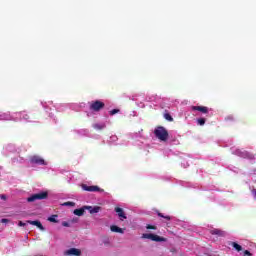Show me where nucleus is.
I'll use <instances>...</instances> for the list:
<instances>
[{
  "instance_id": "9d476101",
  "label": "nucleus",
  "mask_w": 256,
  "mask_h": 256,
  "mask_svg": "<svg viewBox=\"0 0 256 256\" xmlns=\"http://www.w3.org/2000/svg\"><path fill=\"white\" fill-rule=\"evenodd\" d=\"M191 109L193 111H199L200 113H203L204 115H207V113H209V108L207 106H191Z\"/></svg>"
},
{
  "instance_id": "72a5a7b5",
  "label": "nucleus",
  "mask_w": 256,
  "mask_h": 256,
  "mask_svg": "<svg viewBox=\"0 0 256 256\" xmlns=\"http://www.w3.org/2000/svg\"><path fill=\"white\" fill-rule=\"evenodd\" d=\"M146 229H157V227L148 224V225L146 226Z\"/></svg>"
},
{
  "instance_id": "f257e3e1",
  "label": "nucleus",
  "mask_w": 256,
  "mask_h": 256,
  "mask_svg": "<svg viewBox=\"0 0 256 256\" xmlns=\"http://www.w3.org/2000/svg\"><path fill=\"white\" fill-rule=\"evenodd\" d=\"M10 121H25L26 123H32L31 116L27 113V111L20 112H10Z\"/></svg>"
},
{
  "instance_id": "cd10ccee",
  "label": "nucleus",
  "mask_w": 256,
  "mask_h": 256,
  "mask_svg": "<svg viewBox=\"0 0 256 256\" xmlns=\"http://www.w3.org/2000/svg\"><path fill=\"white\" fill-rule=\"evenodd\" d=\"M79 135H89V130L82 129L78 131Z\"/></svg>"
},
{
  "instance_id": "4468645a",
  "label": "nucleus",
  "mask_w": 256,
  "mask_h": 256,
  "mask_svg": "<svg viewBox=\"0 0 256 256\" xmlns=\"http://www.w3.org/2000/svg\"><path fill=\"white\" fill-rule=\"evenodd\" d=\"M210 233L211 235H217V237H225L227 235V232L217 228L210 230Z\"/></svg>"
},
{
  "instance_id": "a211bd4d",
  "label": "nucleus",
  "mask_w": 256,
  "mask_h": 256,
  "mask_svg": "<svg viewBox=\"0 0 256 256\" xmlns=\"http://www.w3.org/2000/svg\"><path fill=\"white\" fill-rule=\"evenodd\" d=\"M11 112H0V121H10Z\"/></svg>"
},
{
  "instance_id": "6e6552de",
  "label": "nucleus",
  "mask_w": 256,
  "mask_h": 256,
  "mask_svg": "<svg viewBox=\"0 0 256 256\" xmlns=\"http://www.w3.org/2000/svg\"><path fill=\"white\" fill-rule=\"evenodd\" d=\"M81 253H82L81 249H79V248H70V249L64 251L65 256H71V255L81 256Z\"/></svg>"
},
{
  "instance_id": "2f4dec72",
  "label": "nucleus",
  "mask_w": 256,
  "mask_h": 256,
  "mask_svg": "<svg viewBox=\"0 0 256 256\" xmlns=\"http://www.w3.org/2000/svg\"><path fill=\"white\" fill-rule=\"evenodd\" d=\"M0 199H2L3 201H6L7 196L5 194H0Z\"/></svg>"
},
{
  "instance_id": "4c0bfd02",
  "label": "nucleus",
  "mask_w": 256,
  "mask_h": 256,
  "mask_svg": "<svg viewBox=\"0 0 256 256\" xmlns=\"http://www.w3.org/2000/svg\"><path fill=\"white\" fill-rule=\"evenodd\" d=\"M1 223H9V219L3 218V219L1 220Z\"/></svg>"
},
{
  "instance_id": "20e7f679",
  "label": "nucleus",
  "mask_w": 256,
  "mask_h": 256,
  "mask_svg": "<svg viewBox=\"0 0 256 256\" xmlns=\"http://www.w3.org/2000/svg\"><path fill=\"white\" fill-rule=\"evenodd\" d=\"M30 163L32 165H48L47 161H45V159H43V157L38 156V155H34L32 157H30Z\"/></svg>"
},
{
  "instance_id": "c756f323",
  "label": "nucleus",
  "mask_w": 256,
  "mask_h": 256,
  "mask_svg": "<svg viewBox=\"0 0 256 256\" xmlns=\"http://www.w3.org/2000/svg\"><path fill=\"white\" fill-rule=\"evenodd\" d=\"M119 113V109H113L110 111V115H117Z\"/></svg>"
},
{
  "instance_id": "473e14b6",
  "label": "nucleus",
  "mask_w": 256,
  "mask_h": 256,
  "mask_svg": "<svg viewBox=\"0 0 256 256\" xmlns=\"http://www.w3.org/2000/svg\"><path fill=\"white\" fill-rule=\"evenodd\" d=\"M244 256H253V254H251V253L249 252V250H245V251H244Z\"/></svg>"
},
{
  "instance_id": "0eeeda50",
  "label": "nucleus",
  "mask_w": 256,
  "mask_h": 256,
  "mask_svg": "<svg viewBox=\"0 0 256 256\" xmlns=\"http://www.w3.org/2000/svg\"><path fill=\"white\" fill-rule=\"evenodd\" d=\"M150 137L152 141H161V126H157L151 133Z\"/></svg>"
},
{
  "instance_id": "a19ab883",
  "label": "nucleus",
  "mask_w": 256,
  "mask_h": 256,
  "mask_svg": "<svg viewBox=\"0 0 256 256\" xmlns=\"http://www.w3.org/2000/svg\"><path fill=\"white\" fill-rule=\"evenodd\" d=\"M161 241H167V239H165L164 237H161Z\"/></svg>"
},
{
  "instance_id": "4be33fe9",
  "label": "nucleus",
  "mask_w": 256,
  "mask_h": 256,
  "mask_svg": "<svg viewBox=\"0 0 256 256\" xmlns=\"http://www.w3.org/2000/svg\"><path fill=\"white\" fill-rule=\"evenodd\" d=\"M105 127H106L105 123L93 124V128L96 129L97 131H102V129H105Z\"/></svg>"
},
{
  "instance_id": "ddd939ff",
  "label": "nucleus",
  "mask_w": 256,
  "mask_h": 256,
  "mask_svg": "<svg viewBox=\"0 0 256 256\" xmlns=\"http://www.w3.org/2000/svg\"><path fill=\"white\" fill-rule=\"evenodd\" d=\"M27 223L29 225H34L35 227H38V229H40V231H45V227H43V224H41V222L39 220H28Z\"/></svg>"
},
{
  "instance_id": "dca6fc26",
  "label": "nucleus",
  "mask_w": 256,
  "mask_h": 256,
  "mask_svg": "<svg viewBox=\"0 0 256 256\" xmlns=\"http://www.w3.org/2000/svg\"><path fill=\"white\" fill-rule=\"evenodd\" d=\"M169 139V132L165 127H161V141L167 142Z\"/></svg>"
},
{
  "instance_id": "423d86ee",
  "label": "nucleus",
  "mask_w": 256,
  "mask_h": 256,
  "mask_svg": "<svg viewBox=\"0 0 256 256\" xmlns=\"http://www.w3.org/2000/svg\"><path fill=\"white\" fill-rule=\"evenodd\" d=\"M82 189H83V191H89L91 193H96V192L104 193L105 192V190L101 189L99 186H89L87 184H83Z\"/></svg>"
},
{
  "instance_id": "f704fd0d",
  "label": "nucleus",
  "mask_w": 256,
  "mask_h": 256,
  "mask_svg": "<svg viewBox=\"0 0 256 256\" xmlns=\"http://www.w3.org/2000/svg\"><path fill=\"white\" fill-rule=\"evenodd\" d=\"M41 105L44 109H47V102H41Z\"/></svg>"
},
{
  "instance_id": "f03ea898",
  "label": "nucleus",
  "mask_w": 256,
  "mask_h": 256,
  "mask_svg": "<svg viewBox=\"0 0 256 256\" xmlns=\"http://www.w3.org/2000/svg\"><path fill=\"white\" fill-rule=\"evenodd\" d=\"M146 103L150 109H159L161 105V98L156 95H151L146 98Z\"/></svg>"
},
{
  "instance_id": "f8f14e48",
  "label": "nucleus",
  "mask_w": 256,
  "mask_h": 256,
  "mask_svg": "<svg viewBox=\"0 0 256 256\" xmlns=\"http://www.w3.org/2000/svg\"><path fill=\"white\" fill-rule=\"evenodd\" d=\"M84 209L86 211H89V213H91V215L95 214V213H99L101 211V207L99 206H84Z\"/></svg>"
},
{
  "instance_id": "e433bc0d",
  "label": "nucleus",
  "mask_w": 256,
  "mask_h": 256,
  "mask_svg": "<svg viewBox=\"0 0 256 256\" xmlns=\"http://www.w3.org/2000/svg\"><path fill=\"white\" fill-rule=\"evenodd\" d=\"M79 221V218H73L72 220H71V223H77Z\"/></svg>"
},
{
  "instance_id": "ea45409f",
  "label": "nucleus",
  "mask_w": 256,
  "mask_h": 256,
  "mask_svg": "<svg viewBox=\"0 0 256 256\" xmlns=\"http://www.w3.org/2000/svg\"><path fill=\"white\" fill-rule=\"evenodd\" d=\"M252 193H253V195H254V197H255V199H256V189H253V190H252Z\"/></svg>"
},
{
  "instance_id": "c9c22d12",
  "label": "nucleus",
  "mask_w": 256,
  "mask_h": 256,
  "mask_svg": "<svg viewBox=\"0 0 256 256\" xmlns=\"http://www.w3.org/2000/svg\"><path fill=\"white\" fill-rule=\"evenodd\" d=\"M18 225H19V227H25V223L23 222V221H20L19 223H18Z\"/></svg>"
},
{
  "instance_id": "aec40b11",
  "label": "nucleus",
  "mask_w": 256,
  "mask_h": 256,
  "mask_svg": "<svg viewBox=\"0 0 256 256\" xmlns=\"http://www.w3.org/2000/svg\"><path fill=\"white\" fill-rule=\"evenodd\" d=\"M85 206H83L82 208L80 209H75L73 211L74 215H77V217H83V215H85Z\"/></svg>"
},
{
  "instance_id": "2eb2a0df",
  "label": "nucleus",
  "mask_w": 256,
  "mask_h": 256,
  "mask_svg": "<svg viewBox=\"0 0 256 256\" xmlns=\"http://www.w3.org/2000/svg\"><path fill=\"white\" fill-rule=\"evenodd\" d=\"M141 99H143V96L141 95L132 97V101H136L137 106L143 109V107H145V103L141 102Z\"/></svg>"
},
{
  "instance_id": "58836bf2",
  "label": "nucleus",
  "mask_w": 256,
  "mask_h": 256,
  "mask_svg": "<svg viewBox=\"0 0 256 256\" xmlns=\"http://www.w3.org/2000/svg\"><path fill=\"white\" fill-rule=\"evenodd\" d=\"M247 156V152H242L241 154H240V157H246Z\"/></svg>"
},
{
  "instance_id": "1a4fd4ad",
  "label": "nucleus",
  "mask_w": 256,
  "mask_h": 256,
  "mask_svg": "<svg viewBox=\"0 0 256 256\" xmlns=\"http://www.w3.org/2000/svg\"><path fill=\"white\" fill-rule=\"evenodd\" d=\"M15 152H17V146H15V144H7L3 150V153L5 155H9V153H15Z\"/></svg>"
},
{
  "instance_id": "bb28decb",
  "label": "nucleus",
  "mask_w": 256,
  "mask_h": 256,
  "mask_svg": "<svg viewBox=\"0 0 256 256\" xmlns=\"http://www.w3.org/2000/svg\"><path fill=\"white\" fill-rule=\"evenodd\" d=\"M117 140H118L117 136L113 135V136L110 137L109 143H117Z\"/></svg>"
},
{
  "instance_id": "6ab92c4d",
  "label": "nucleus",
  "mask_w": 256,
  "mask_h": 256,
  "mask_svg": "<svg viewBox=\"0 0 256 256\" xmlns=\"http://www.w3.org/2000/svg\"><path fill=\"white\" fill-rule=\"evenodd\" d=\"M115 211H116L120 221H123V220L127 219V216L125 215V212L121 208L117 207V208H115Z\"/></svg>"
},
{
  "instance_id": "c85d7f7f",
  "label": "nucleus",
  "mask_w": 256,
  "mask_h": 256,
  "mask_svg": "<svg viewBox=\"0 0 256 256\" xmlns=\"http://www.w3.org/2000/svg\"><path fill=\"white\" fill-rule=\"evenodd\" d=\"M197 123H198V125H201V126L205 125V118H199L197 120Z\"/></svg>"
},
{
  "instance_id": "7ed1b4c3",
  "label": "nucleus",
  "mask_w": 256,
  "mask_h": 256,
  "mask_svg": "<svg viewBox=\"0 0 256 256\" xmlns=\"http://www.w3.org/2000/svg\"><path fill=\"white\" fill-rule=\"evenodd\" d=\"M41 199H47V192L33 194L27 198V201L28 203H33L34 201H41Z\"/></svg>"
},
{
  "instance_id": "5701e85b",
  "label": "nucleus",
  "mask_w": 256,
  "mask_h": 256,
  "mask_svg": "<svg viewBox=\"0 0 256 256\" xmlns=\"http://www.w3.org/2000/svg\"><path fill=\"white\" fill-rule=\"evenodd\" d=\"M230 245L238 252L243 251V247L237 242H231Z\"/></svg>"
},
{
  "instance_id": "412c9836",
  "label": "nucleus",
  "mask_w": 256,
  "mask_h": 256,
  "mask_svg": "<svg viewBox=\"0 0 256 256\" xmlns=\"http://www.w3.org/2000/svg\"><path fill=\"white\" fill-rule=\"evenodd\" d=\"M110 230L112 231V233H120V234L125 233V230H123V228H119V227L116 226V225H112V226L110 227Z\"/></svg>"
},
{
  "instance_id": "393cba45",
  "label": "nucleus",
  "mask_w": 256,
  "mask_h": 256,
  "mask_svg": "<svg viewBox=\"0 0 256 256\" xmlns=\"http://www.w3.org/2000/svg\"><path fill=\"white\" fill-rule=\"evenodd\" d=\"M48 221H50V223H59V221L57 220V215H52L48 217Z\"/></svg>"
},
{
  "instance_id": "9b49d317",
  "label": "nucleus",
  "mask_w": 256,
  "mask_h": 256,
  "mask_svg": "<svg viewBox=\"0 0 256 256\" xmlns=\"http://www.w3.org/2000/svg\"><path fill=\"white\" fill-rule=\"evenodd\" d=\"M142 239H150V241H157V242L161 241V237L155 234H147V233L142 235Z\"/></svg>"
},
{
  "instance_id": "a878e982",
  "label": "nucleus",
  "mask_w": 256,
  "mask_h": 256,
  "mask_svg": "<svg viewBox=\"0 0 256 256\" xmlns=\"http://www.w3.org/2000/svg\"><path fill=\"white\" fill-rule=\"evenodd\" d=\"M62 205H63V207H75V203L74 202H65Z\"/></svg>"
},
{
  "instance_id": "b1692460",
  "label": "nucleus",
  "mask_w": 256,
  "mask_h": 256,
  "mask_svg": "<svg viewBox=\"0 0 256 256\" xmlns=\"http://www.w3.org/2000/svg\"><path fill=\"white\" fill-rule=\"evenodd\" d=\"M164 119H166V121H169L170 123H172L173 121V116H171V114H169V112L165 111L163 114Z\"/></svg>"
},
{
  "instance_id": "39448f33",
  "label": "nucleus",
  "mask_w": 256,
  "mask_h": 256,
  "mask_svg": "<svg viewBox=\"0 0 256 256\" xmlns=\"http://www.w3.org/2000/svg\"><path fill=\"white\" fill-rule=\"evenodd\" d=\"M105 107V103L101 100L92 101L90 104V111L98 112Z\"/></svg>"
},
{
  "instance_id": "7c9ffc66",
  "label": "nucleus",
  "mask_w": 256,
  "mask_h": 256,
  "mask_svg": "<svg viewBox=\"0 0 256 256\" xmlns=\"http://www.w3.org/2000/svg\"><path fill=\"white\" fill-rule=\"evenodd\" d=\"M62 226H63V227H71V225L69 224V222H66V221L62 222Z\"/></svg>"
},
{
  "instance_id": "f3484780",
  "label": "nucleus",
  "mask_w": 256,
  "mask_h": 256,
  "mask_svg": "<svg viewBox=\"0 0 256 256\" xmlns=\"http://www.w3.org/2000/svg\"><path fill=\"white\" fill-rule=\"evenodd\" d=\"M161 218L162 219H166V221L165 220H162V226L163 227H171V216H165V215H163V214H161Z\"/></svg>"
}]
</instances>
